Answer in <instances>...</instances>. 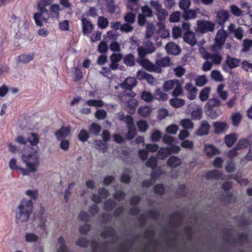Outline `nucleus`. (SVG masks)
I'll return each instance as SVG.
<instances>
[{
	"label": "nucleus",
	"mask_w": 252,
	"mask_h": 252,
	"mask_svg": "<svg viewBox=\"0 0 252 252\" xmlns=\"http://www.w3.org/2000/svg\"><path fill=\"white\" fill-rule=\"evenodd\" d=\"M191 118L193 120H198L202 117V111L201 109L198 108L192 111L191 113Z\"/></svg>",
	"instance_id": "nucleus-47"
},
{
	"label": "nucleus",
	"mask_w": 252,
	"mask_h": 252,
	"mask_svg": "<svg viewBox=\"0 0 252 252\" xmlns=\"http://www.w3.org/2000/svg\"><path fill=\"white\" fill-rule=\"evenodd\" d=\"M98 26L101 29H105L106 28L108 25L109 22L107 18L104 17H99L97 21Z\"/></svg>",
	"instance_id": "nucleus-42"
},
{
	"label": "nucleus",
	"mask_w": 252,
	"mask_h": 252,
	"mask_svg": "<svg viewBox=\"0 0 252 252\" xmlns=\"http://www.w3.org/2000/svg\"><path fill=\"white\" fill-rule=\"evenodd\" d=\"M180 124L185 129H192L193 128V124L190 119L182 120Z\"/></svg>",
	"instance_id": "nucleus-45"
},
{
	"label": "nucleus",
	"mask_w": 252,
	"mask_h": 252,
	"mask_svg": "<svg viewBox=\"0 0 252 252\" xmlns=\"http://www.w3.org/2000/svg\"><path fill=\"white\" fill-rule=\"evenodd\" d=\"M137 127L141 132H145L148 127L147 122L145 120H140L137 123Z\"/></svg>",
	"instance_id": "nucleus-51"
},
{
	"label": "nucleus",
	"mask_w": 252,
	"mask_h": 252,
	"mask_svg": "<svg viewBox=\"0 0 252 252\" xmlns=\"http://www.w3.org/2000/svg\"><path fill=\"white\" fill-rule=\"evenodd\" d=\"M21 158L22 162L26 164L27 169L17 166L15 158L10 160V168L12 170H19L23 176H29L31 173H34L38 171L40 161L39 155L36 150L29 148L27 151L24 150Z\"/></svg>",
	"instance_id": "nucleus-1"
},
{
	"label": "nucleus",
	"mask_w": 252,
	"mask_h": 252,
	"mask_svg": "<svg viewBox=\"0 0 252 252\" xmlns=\"http://www.w3.org/2000/svg\"><path fill=\"white\" fill-rule=\"evenodd\" d=\"M161 133L159 130H155L152 133L151 138L153 142H158L161 139Z\"/></svg>",
	"instance_id": "nucleus-53"
},
{
	"label": "nucleus",
	"mask_w": 252,
	"mask_h": 252,
	"mask_svg": "<svg viewBox=\"0 0 252 252\" xmlns=\"http://www.w3.org/2000/svg\"><path fill=\"white\" fill-rule=\"evenodd\" d=\"M39 136L34 133H30L28 135V142H29L32 146H36L39 143Z\"/></svg>",
	"instance_id": "nucleus-26"
},
{
	"label": "nucleus",
	"mask_w": 252,
	"mask_h": 252,
	"mask_svg": "<svg viewBox=\"0 0 252 252\" xmlns=\"http://www.w3.org/2000/svg\"><path fill=\"white\" fill-rule=\"evenodd\" d=\"M33 206L31 199L23 198L15 211L16 222L18 224L27 222L33 211Z\"/></svg>",
	"instance_id": "nucleus-2"
},
{
	"label": "nucleus",
	"mask_w": 252,
	"mask_h": 252,
	"mask_svg": "<svg viewBox=\"0 0 252 252\" xmlns=\"http://www.w3.org/2000/svg\"><path fill=\"white\" fill-rule=\"evenodd\" d=\"M210 128V125L208 122L206 121H202L199 128L196 132V134L200 136L207 135L209 133Z\"/></svg>",
	"instance_id": "nucleus-9"
},
{
	"label": "nucleus",
	"mask_w": 252,
	"mask_h": 252,
	"mask_svg": "<svg viewBox=\"0 0 252 252\" xmlns=\"http://www.w3.org/2000/svg\"><path fill=\"white\" fill-rule=\"evenodd\" d=\"M168 14V11L162 7L156 12V15L158 19L160 22L165 21Z\"/></svg>",
	"instance_id": "nucleus-27"
},
{
	"label": "nucleus",
	"mask_w": 252,
	"mask_h": 252,
	"mask_svg": "<svg viewBox=\"0 0 252 252\" xmlns=\"http://www.w3.org/2000/svg\"><path fill=\"white\" fill-rule=\"evenodd\" d=\"M101 236L105 238H112V242H114V233L113 230L111 228L105 230L102 233Z\"/></svg>",
	"instance_id": "nucleus-48"
},
{
	"label": "nucleus",
	"mask_w": 252,
	"mask_h": 252,
	"mask_svg": "<svg viewBox=\"0 0 252 252\" xmlns=\"http://www.w3.org/2000/svg\"><path fill=\"white\" fill-rule=\"evenodd\" d=\"M131 25L132 24L128 23H126L122 25L121 31L126 33L132 32L134 28Z\"/></svg>",
	"instance_id": "nucleus-62"
},
{
	"label": "nucleus",
	"mask_w": 252,
	"mask_h": 252,
	"mask_svg": "<svg viewBox=\"0 0 252 252\" xmlns=\"http://www.w3.org/2000/svg\"><path fill=\"white\" fill-rule=\"evenodd\" d=\"M196 12L193 9L185 10L183 15V17L185 20L194 19L196 18Z\"/></svg>",
	"instance_id": "nucleus-33"
},
{
	"label": "nucleus",
	"mask_w": 252,
	"mask_h": 252,
	"mask_svg": "<svg viewBox=\"0 0 252 252\" xmlns=\"http://www.w3.org/2000/svg\"><path fill=\"white\" fill-rule=\"evenodd\" d=\"M237 137L235 134L227 135L225 137V142L228 147H231L236 141Z\"/></svg>",
	"instance_id": "nucleus-31"
},
{
	"label": "nucleus",
	"mask_w": 252,
	"mask_h": 252,
	"mask_svg": "<svg viewBox=\"0 0 252 252\" xmlns=\"http://www.w3.org/2000/svg\"><path fill=\"white\" fill-rule=\"evenodd\" d=\"M70 132V127H63L56 132L55 135L58 140H62L67 137Z\"/></svg>",
	"instance_id": "nucleus-13"
},
{
	"label": "nucleus",
	"mask_w": 252,
	"mask_h": 252,
	"mask_svg": "<svg viewBox=\"0 0 252 252\" xmlns=\"http://www.w3.org/2000/svg\"><path fill=\"white\" fill-rule=\"evenodd\" d=\"M94 145L96 149L99 151H101L103 153L106 151L108 148V144L106 142H103L100 140H95Z\"/></svg>",
	"instance_id": "nucleus-37"
},
{
	"label": "nucleus",
	"mask_w": 252,
	"mask_h": 252,
	"mask_svg": "<svg viewBox=\"0 0 252 252\" xmlns=\"http://www.w3.org/2000/svg\"><path fill=\"white\" fill-rule=\"evenodd\" d=\"M204 150L206 155L209 157H212L219 153V150L212 145H206Z\"/></svg>",
	"instance_id": "nucleus-21"
},
{
	"label": "nucleus",
	"mask_w": 252,
	"mask_h": 252,
	"mask_svg": "<svg viewBox=\"0 0 252 252\" xmlns=\"http://www.w3.org/2000/svg\"><path fill=\"white\" fill-rule=\"evenodd\" d=\"M137 82L134 77H128L125 82L121 84V87L127 90H131L136 85Z\"/></svg>",
	"instance_id": "nucleus-15"
},
{
	"label": "nucleus",
	"mask_w": 252,
	"mask_h": 252,
	"mask_svg": "<svg viewBox=\"0 0 252 252\" xmlns=\"http://www.w3.org/2000/svg\"><path fill=\"white\" fill-rule=\"evenodd\" d=\"M101 129V126L95 123L92 124L89 127L90 132L94 135H98Z\"/></svg>",
	"instance_id": "nucleus-44"
},
{
	"label": "nucleus",
	"mask_w": 252,
	"mask_h": 252,
	"mask_svg": "<svg viewBox=\"0 0 252 252\" xmlns=\"http://www.w3.org/2000/svg\"><path fill=\"white\" fill-rule=\"evenodd\" d=\"M179 7L181 9L184 10L188 9L190 5V0H181L179 3Z\"/></svg>",
	"instance_id": "nucleus-63"
},
{
	"label": "nucleus",
	"mask_w": 252,
	"mask_h": 252,
	"mask_svg": "<svg viewBox=\"0 0 252 252\" xmlns=\"http://www.w3.org/2000/svg\"><path fill=\"white\" fill-rule=\"evenodd\" d=\"M195 80L196 85L199 87L204 86L207 83L206 77L204 75L197 77Z\"/></svg>",
	"instance_id": "nucleus-60"
},
{
	"label": "nucleus",
	"mask_w": 252,
	"mask_h": 252,
	"mask_svg": "<svg viewBox=\"0 0 252 252\" xmlns=\"http://www.w3.org/2000/svg\"><path fill=\"white\" fill-rule=\"evenodd\" d=\"M182 84L183 82L180 81H178V83L176 84V86L174 87V89L172 92V95L173 96L176 97L180 96L182 94Z\"/></svg>",
	"instance_id": "nucleus-36"
},
{
	"label": "nucleus",
	"mask_w": 252,
	"mask_h": 252,
	"mask_svg": "<svg viewBox=\"0 0 252 252\" xmlns=\"http://www.w3.org/2000/svg\"><path fill=\"white\" fill-rule=\"evenodd\" d=\"M170 62V59L168 57L161 58L160 59L157 60L156 62V65L159 66L160 68L161 67H165L169 65Z\"/></svg>",
	"instance_id": "nucleus-34"
},
{
	"label": "nucleus",
	"mask_w": 252,
	"mask_h": 252,
	"mask_svg": "<svg viewBox=\"0 0 252 252\" xmlns=\"http://www.w3.org/2000/svg\"><path fill=\"white\" fill-rule=\"evenodd\" d=\"M136 77L139 80H145L150 84H153L155 81V78L152 75L143 70L137 71Z\"/></svg>",
	"instance_id": "nucleus-10"
},
{
	"label": "nucleus",
	"mask_w": 252,
	"mask_h": 252,
	"mask_svg": "<svg viewBox=\"0 0 252 252\" xmlns=\"http://www.w3.org/2000/svg\"><path fill=\"white\" fill-rule=\"evenodd\" d=\"M214 29V24L213 22L199 20L197 21L196 31L200 33H206L208 32H212Z\"/></svg>",
	"instance_id": "nucleus-6"
},
{
	"label": "nucleus",
	"mask_w": 252,
	"mask_h": 252,
	"mask_svg": "<svg viewBox=\"0 0 252 252\" xmlns=\"http://www.w3.org/2000/svg\"><path fill=\"white\" fill-rule=\"evenodd\" d=\"M178 80H170L165 81L163 85L164 90L167 92L173 89L178 83Z\"/></svg>",
	"instance_id": "nucleus-35"
},
{
	"label": "nucleus",
	"mask_w": 252,
	"mask_h": 252,
	"mask_svg": "<svg viewBox=\"0 0 252 252\" xmlns=\"http://www.w3.org/2000/svg\"><path fill=\"white\" fill-rule=\"evenodd\" d=\"M230 9L231 13L235 16L239 17L243 15V11L235 5H231Z\"/></svg>",
	"instance_id": "nucleus-46"
},
{
	"label": "nucleus",
	"mask_w": 252,
	"mask_h": 252,
	"mask_svg": "<svg viewBox=\"0 0 252 252\" xmlns=\"http://www.w3.org/2000/svg\"><path fill=\"white\" fill-rule=\"evenodd\" d=\"M181 159L175 156L171 157L167 160L168 166L172 167L178 166L181 164Z\"/></svg>",
	"instance_id": "nucleus-24"
},
{
	"label": "nucleus",
	"mask_w": 252,
	"mask_h": 252,
	"mask_svg": "<svg viewBox=\"0 0 252 252\" xmlns=\"http://www.w3.org/2000/svg\"><path fill=\"white\" fill-rule=\"evenodd\" d=\"M124 63L127 66H133L134 65V56L132 54L126 55L125 57Z\"/></svg>",
	"instance_id": "nucleus-49"
},
{
	"label": "nucleus",
	"mask_w": 252,
	"mask_h": 252,
	"mask_svg": "<svg viewBox=\"0 0 252 252\" xmlns=\"http://www.w3.org/2000/svg\"><path fill=\"white\" fill-rule=\"evenodd\" d=\"M155 95L156 99L161 100L162 101H165L167 100L168 98L167 94L163 93L160 89L156 90Z\"/></svg>",
	"instance_id": "nucleus-41"
},
{
	"label": "nucleus",
	"mask_w": 252,
	"mask_h": 252,
	"mask_svg": "<svg viewBox=\"0 0 252 252\" xmlns=\"http://www.w3.org/2000/svg\"><path fill=\"white\" fill-rule=\"evenodd\" d=\"M128 7L131 10L136 11L138 9V0H128Z\"/></svg>",
	"instance_id": "nucleus-54"
},
{
	"label": "nucleus",
	"mask_w": 252,
	"mask_h": 252,
	"mask_svg": "<svg viewBox=\"0 0 252 252\" xmlns=\"http://www.w3.org/2000/svg\"><path fill=\"white\" fill-rule=\"evenodd\" d=\"M119 117L121 121H124L127 124V127L134 126L133 124V120L132 117L130 116H125L122 113L119 114Z\"/></svg>",
	"instance_id": "nucleus-30"
},
{
	"label": "nucleus",
	"mask_w": 252,
	"mask_h": 252,
	"mask_svg": "<svg viewBox=\"0 0 252 252\" xmlns=\"http://www.w3.org/2000/svg\"><path fill=\"white\" fill-rule=\"evenodd\" d=\"M183 38L184 41L191 46L194 45L196 43L194 34L191 31L186 32L184 34Z\"/></svg>",
	"instance_id": "nucleus-18"
},
{
	"label": "nucleus",
	"mask_w": 252,
	"mask_h": 252,
	"mask_svg": "<svg viewBox=\"0 0 252 252\" xmlns=\"http://www.w3.org/2000/svg\"><path fill=\"white\" fill-rule=\"evenodd\" d=\"M34 59V54H22L18 56L17 59L18 62L23 63H27L32 61Z\"/></svg>",
	"instance_id": "nucleus-19"
},
{
	"label": "nucleus",
	"mask_w": 252,
	"mask_h": 252,
	"mask_svg": "<svg viewBox=\"0 0 252 252\" xmlns=\"http://www.w3.org/2000/svg\"><path fill=\"white\" fill-rule=\"evenodd\" d=\"M78 139L82 142L87 141L89 138V133L85 130H82L78 135Z\"/></svg>",
	"instance_id": "nucleus-56"
},
{
	"label": "nucleus",
	"mask_w": 252,
	"mask_h": 252,
	"mask_svg": "<svg viewBox=\"0 0 252 252\" xmlns=\"http://www.w3.org/2000/svg\"><path fill=\"white\" fill-rule=\"evenodd\" d=\"M25 241L28 243H34L38 242L39 240L38 236L32 232H27L25 235Z\"/></svg>",
	"instance_id": "nucleus-22"
},
{
	"label": "nucleus",
	"mask_w": 252,
	"mask_h": 252,
	"mask_svg": "<svg viewBox=\"0 0 252 252\" xmlns=\"http://www.w3.org/2000/svg\"><path fill=\"white\" fill-rule=\"evenodd\" d=\"M25 194L32 199H36L38 198V192L37 190H27L25 192Z\"/></svg>",
	"instance_id": "nucleus-58"
},
{
	"label": "nucleus",
	"mask_w": 252,
	"mask_h": 252,
	"mask_svg": "<svg viewBox=\"0 0 252 252\" xmlns=\"http://www.w3.org/2000/svg\"><path fill=\"white\" fill-rule=\"evenodd\" d=\"M138 62L144 68L149 71H154L157 73H160L162 71L161 68L159 66H157L155 64L145 58H138Z\"/></svg>",
	"instance_id": "nucleus-7"
},
{
	"label": "nucleus",
	"mask_w": 252,
	"mask_h": 252,
	"mask_svg": "<svg viewBox=\"0 0 252 252\" xmlns=\"http://www.w3.org/2000/svg\"><path fill=\"white\" fill-rule=\"evenodd\" d=\"M206 177L209 179H222L225 178L221 172L218 170H213L207 172L206 174Z\"/></svg>",
	"instance_id": "nucleus-14"
},
{
	"label": "nucleus",
	"mask_w": 252,
	"mask_h": 252,
	"mask_svg": "<svg viewBox=\"0 0 252 252\" xmlns=\"http://www.w3.org/2000/svg\"><path fill=\"white\" fill-rule=\"evenodd\" d=\"M228 13L225 10H221L217 14V22L219 24L223 25L228 19Z\"/></svg>",
	"instance_id": "nucleus-16"
},
{
	"label": "nucleus",
	"mask_w": 252,
	"mask_h": 252,
	"mask_svg": "<svg viewBox=\"0 0 252 252\" xmlns=\"http://www.w3.org/2000/svg\"><path fill=\"white\" fill-rule=\"evenodd\" d=\"M95 116L99 120H102L107 116V112L103 109L97 110L95 113Z\"/></svg>",
	"instance_id": "nucleus-61"
},
{
	"label": "nucleus",
	"mask_w": 252,
	"mask_h": 252,
	"mask_svg": "<svg viewBox=\"0 0 252 252\" xmlns=\"http://www.w3.org/2000/svg\"><path fill=\"white\" fill-rule=\"evenodd\" d=\"M181 12L180 11H176L172 13L170 16V21L172 23L177 22L180 20Z\"/></svg>",
	"instance_id": "nucleus-64"
},
{
	"label": "nucleus",
	"mask_w": 252,
	"mask_h": 252,
	"mask_svg": "<svg viewBox=\"0 0 252 252\" xmlns=\"http://www.w3.org/2000/svg\"><path fill=\"white\" fill-rule=\"evenodd\" d=\"M128 132L127 134V138L132 139L134 138L136 133V130L135 126L127 127Z\"/></svg>",
	"instance_id": "nucleus-57"
},
{
	"label": "nucleus",
	"mask_w": 252,
	"mask_h": 252,
	"mask_svg": "<svg viewBox=\"0 0 252 252\" xmlns=\"http://www.w3.org/2000/svg\"><path fill=\"white\" fill-rule=\"evenodd\" d=\"M210 89L208 87L204 88L200 93L199 97L200 99L204 101L208 99L210 94Z\"/></svg>",
	"instance_id": "nucleus-39"
},
{
	"label": "nucleus",
	"mask_w": 252,
	"mask_h": 252,
	"mask_svg": "<svg viewBox=\"0 0 252 252\" xmlns=\"http://www.w3.org/2000/svg\"><path fill=\"white\" fill-rule=\"evenodd\" d=\"M225 62L229 68L232 69L239 66L240 64L241 61L240 59L227 56Z\"/></svg>",
	"instance_id": "nucleus-17"
},
{
	"label": "nucleus",
	"mask_w": 252,
	"mask_h": 252,
	"mask_svg": "<svg viewBox=\"0 0 252 252\" xmlns=\"http://www.w3.org/2000/svg\"><path fill=\"white\" fill-rule=\"evenodd\" d=\"M170 105L175 108L181 107L185 104V100L184 99L173 98L170 100Z\"/></svg>",
	"instance_id": "nucleus-28"
},
{
	"label": "nucleus",
	"mask_w": 252,
	"mask_h": 252,
	"mask_svg": "<svg viewBox=\"0 0 252 252\" xmlns=\"http://www.w3.org/2000/svg\"><path fill=\"white\" fill-rule=\"evenodd\" d=\"M43 2H38L37 5L38 12L34 13L33 18L36 25L42 27L46 23L50 17L49 11L43 5Z\"/></svg>",
	"instance_id": "nucleus-4"
},
{
	"label": "nucleus",
	"mask_w": 252,
	"mask_h": 252,
	"mask_svg": "<svg viewBox=\"0 0 252 252\" xmlns=\"http://www.w3.org/2000/svg\"><path fill=\"white\" fill-rule=\"evenodd\" d=\"M211 76L216 81L221 82L223 80V76L219 70H213L211 72Z\"/></svg>",
	"instance_id": "nucleus-43"
},
{
	"label": "nucleus",
	"mask_w": 252,
	"mask_h": 252,
	"mask_svg": "<svg viewBox=\"0 0 252 252\" xmlns=\"http://www.w3.org/2000/svg\"><path fill=\"white\" fill-rule=\"evenodd\" d=\"M169 155L170 153L168 147L162 148L158 152L157 156L158 158L163 159Z\"/></svg>",
	"instance_id": "nucleus-32"
},
{
	"label": "nucleus",
	"mask_w": 252,
	"mask_h": 252,
	"mask_svg": "<svg viewBox=\"0 0 252 252\" xmlns=\"http://www.w3.org/2000/svg\"><path fill=\"white\" fill-rule=\"evenodd\" d=\"M152 94L148 91H144L141 94V98L146 102H150L154 99Z\"/></svg>",
	"instance_id": "nucleus-50"
},
{
	"label": "nucleus",
	"mask_w": 252,
	"mask_h": 252,
	"mask_svg": "<svg viewBox=\"0 0 252 252\" xmlns=\"http://www.w3.org/2000/svg\"><path fill=\"white\" fill-rule=\"evenodd\" d=\"M224 85L223 84H220L218 86L217 88V93L219 96L223 100H225L228 96V94L226 91H224Z\"/></svg>",
	"instance_id": "nucleus-29"
},
{
	"label": "nucleus",
	"mask_w": 252,
	"mask_h": 252,
	"mask_svg": "<svg viewBox=\"0 0 252 252\" xmlns=\"http://www.w3.org/2000/svg\"><path fill=\"white\" fill-rule=\"evenodd\" d=\"M58 252H70L66 246L65 242L63 237H60L57 244Z\"/></svg>",
	"instance_id": "nucleus-23"
},
{
	"label": "nucleus",
	"mask_w": 252,
	"mask_h": 252,
	"mask_svg": "<svg viewBox=\"0 0 252 252\" xmlns=\"http://www.w3.org/2000/svg\"><path fill=\"white\" fill-rule=\"evenodd\" d=\"M143 14L148 18L153 17V12L152 9L147 5H145L141 8Z\"/></svg>",
	"instance_id": "nucleus-52"
},
{
	"label": "nucleus",
	"mask_w": 252,
	"mask_h": 252,
	"mask_svg": "<svg viewBox=\"0 0 252 252\" xmlns=\"http://www.w3.org/2000/svg\"><path fill=\"white\" fill-rule=\"evenodd\" d=\"M83 32L85 34H90L94 29V25L91 22L86 18H82L81 20Z\"/></svg>",
	"instance_id": "nucleus-11"
},
{
	"label": "nucleus",
	"mask_w": 252,
	"mask_h": 252,
	"mask_svg": "<svg viewBox=\"0 0 252 252\" xmlns=\"http://www.w3.org/2000/svg\"><path fill=\"white\" fill-rule=\"evenodd\" d=\"M242 118V116L239 113L234 114L231 116V119L233 125L238 126Z\"/></svg>",
	"instance_id": "nucleus-59"
},
{
	"label": "nucleus",
	"mask_w": 252,
	"mask_h": 252,
	"mask_svg": "<svg viewBox=\"0 0 252 252\" xmlns=\"http://www.w3.org/2000/svg\"><path fill=\"white\" fill-rule=\"evenodd\" d=\"M199 51L203 58L206 60L202 66V69L205 71L210 70L213 64H219L222 61V58L220 54L209 53L203 48H200Z\"/></svg>",
	"instance_id": "nucleus-3"
},
{
	"label": "nucleus",
	"mask_w": 252,
	"mask_h": 252,
	"mask_svg": "<svg viewBox=\"0 0 252 252\" xmlns=\"http://www.w3.org/2000/svg\"><path fill=\"white\" fill-rule=\"evenodd\" d=\"M226 36L227 33L225 31L219 30L216 35L215 43L212 46L213 50L217 51L220 49L224 43Z\"/></svg>",
	"instance_id": "nucleus-8"
},
{
	"label": "nucleus",
	"mask_w": 252,
	"mask_h": 252,
	"mask_svg": "<svg viewBox=\"0 0 252 252\" xmlns=\"http://www.w3.org/2000/svg\"><path fill=\"white\" fill-rule=\"evenodd\" d=\"M158 26L159 29V33L161 37L166 38L169 37L170 35L169 31L165 29V26L163 23L159 22L158 23Z\"/></svg>",
	"instance_id": "nucleus-25"
},
{
	"label": "nucleus",
	"mask_w": 252,
	"mask_h": 252,
	"mask_svg": "<svg viewBox=\"0 0 252 252\" xmlns=\"http://www.w3.org/2000/svg\"><path fill=\"white\" fill-rule=\"evenodd\" d=\"M165 49L168 54L174 55H178L181 51L179 47L173 42L167 43L165 46Z\"/></svg>",
	"instance_id": "nucleus-12"
},
{
	"label": "nucleus",
	"mask_w": 252,
	"mask_h": 252,
	"mask_svg": "<svg viewBox=\"0 0 252 252\" xmlns=\"http://www.w3.org/2000/svg\"><path fill=\"white\" fill-rule=\"evenodd\" d=\"M47 216L44 213V209L41 206L36 214L35 220L37 223V227L40 229L39 231L41 234H47L48 227L46 224Z\"/></svg>",
	"instance_id": "nucleus-5"
},
{
	"label": "nucleus",
	"mask_w": 252,
	"mask_h": 252,
	"mask_svg": "<svg viewBox=\"0 0 252 252\" xmlns=\"http://www.w3.org/2000/svg\"><path fill=\"white\" fill-rule=\"evenodd\" d=\"M152 112L151 108L149 106H143L139 108L138 110L139 114L144 117H146L149 116Z\"/></svg>",
	"instance_id": "nucleus-38"
},
{
	"label": "nucleus",
	"mask_w": 252,
	"mask_h": 252,
	"mask_svg": "<svg viewBox=\"0 0 252 252\" xmlns=\"http://www.w3.org/2000/svg\"><path fill=\"white\" fill-rule=\"evenodd\" d=\"M124 19L126 23L132 24L135 20V15L132 12H128L125 16Z\"/></svg>",
	"instance_id": "nucleus-55"
},
{
	"label": "nucleus",
	"mask_w": 252,
	"mask_h": 252,
	"mask_svg": "<svg viewBox=\"0 0 252 252\" xmlns=\"http://www.w3.org/2000/svg\"><path fill=\"white\" fill-rule=\"evenodd\" d=\"M249 140L247 139H242L240 140L237 145H236V148H238L239 150L247 148L249 146H251Z\"/></svg>",
	"instance_id": "nucleus-40"
},
{
	"label": "nucleus",
	"mask_w": 252,
	"mask_h": 252,
	"mask_svg": "<svg viewBox=\"0 0 252 252\" xmlns=\"http://www.w3.org/2000/svg\"><path fill=\"white\" fill-rule=\"evenodd\" d=\"M215 133L220 134L223 133L227 128V125L224 122H218L214 123Z\"/></svg>",
	"instance_id": "nucleus-20"
}]
</instances>
